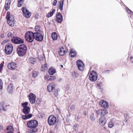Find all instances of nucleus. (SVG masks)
Instances as JSON below:
<instances>
[{"mask_svg": "<svg viewBox=\"0 0 133 133\" xmlns=\"http://www.w3.org/2000/svg\"><path fill=\"white\" fill-rule=\"evenodd\" d=\"M89 79L92 82L96 81L97 79L98 75L94 71H92L88 74Z\"/></svg>", "mask_w": 133, "mask_h": 133, "instance_id": "nucleus-6", "label": "nucleus"}, {"mask_svg": "<svg viewBox=\"0 0 133 133\" xmlns=\"http://www.w3.org/2000/svg\"><path fill=\"white\" fill-rule=\"evenodd\" d=\"M56 72V69L53 67H51L48 70V73L50 75H53Z\"/></svg>", "mask_w": 133, "mask_h": 133, "instance_id": "nucleus-21", "label": "nucleus"}, {"mask_svg": "<svg viewBox=\"0 0 133 133\" xmlns=\"http://www.w3.org/2000/svg\"><path fill=\"white\" fill-rule=\"evenodd\" d=\"M6 18L9 25L11 27L14 26L15 24L14 17L13 16H10V12L9 11L7 12Z\"/></svg>", "mask_w": 133, "mask_h": 133, "instance_id": "nucleus-5", "label": "nucleus"}, {"mask_svg": "<svg viewBox=\"0 0 133 133\" xmlns=\"http://www.w3.org/2000/svg\"><path fill=\"white\" fill-rule=\"evenodd\" d=\"M61 67L62 68H63V65H61Z\"/></svg>", "mask_w": 133, "mask_h": 133, "instance_id": "nucleus-54", "label": "nucleus"}, {"mask_svg": "<svg viewBox=\"0 0 133 133\" xmlns=\"http://www.w3.org/2000/svg\"><path fill=\"white\" fill-rule=\"evenodd\" d=\"M55 86V84L54 83L50 84L47 86V89L48 91L49 92L53 91V90L54 89Z\"/></svg>", "mask_w": 133, "mask_h": 133, "instance_id": "nucleus-18", "label": "nucleus"}, {"mask_svg": "<svg viewBox=\"0 0 133 133\" xmlns=\"http://www.w3.org/2000/svg\"><path fill=\"white\" fill-rule=\"evenodd\" d=\"M102 109H99L96 111V113L98 115H101Z\"/></svg>", "mask_w": 133, "mask_h": 133, "instance_id": "nucleus-43", "label": "nucleus"}, {"mask_svg": "<svg viewBox=\"0 0 133 133\" xmlns=\"http://www.w3.org/2000/svg\"><path fill=\"white\" fill-rule=\"evenodd\" d=\"M3 87V82L2 80L1 79H0V91H1Z\"/></svg>", "mask_w": 133, "mask_h": 133, "instance_id": "nucleus-36", "label": "nucleus"}, {"mask_svg": "<svg viewBox=\"0 0 133 133\" xmlns=\"http://www.w3.org/2000/svg\"><path fill=\"white\" fill-rule=\"evenodd\" d=\"M56 10L53 9L51 12H50L48 13L46 15V17L48 18H50L55 13Z\"/></svg>", "mask_w": 133, "mask_h": 133, "instance_id": "nucleus-23", "label": "nucleus"}, {"mask_svg": "<svg viewBox=\"0 0 133 133\" xmlns=\"http://www.w3.org/2000/svg\"><path fill=\"white\" fill-rule=\"evenodd\" d=\"M5 109L4 108V104L3 102H1L0 103V110H3L4 111Z\"/></svg>", "mask_w": 133, "mask_h": 133, "instance_id": "nucleus-31", "label": "nucleus"}, {"mask_svg": "<svg viewBox=\"0 0 133 133\" xmlns=\"http://www.w3.org/2000/svg\"><path fill=\"white\" fill-rule=\"evenodd\" d=\"M51 36L54 40H56L57 39V35L55 32L52 33L51 34Z\"/></svg>", "mask_w": 133, "mask_h": 133, "instance_id": "nucleus-28", "label": "nucleus"}, {"mask_svg": "<svg viewBox=\"0 0 133 133\" xmlns=\"http://www.w3.org/2000/svg\"><path fill=\"white\" fill-rule=\"evenodd\" d=\"M26 51L27 47L26 45L24 44H22L18 47L17 52L19 56H23L25 54Z\"/></svg>", "mask_w": 133, "mask_h": 133, "instance_id": "nucleus-2", "label": "nucleus"}, {"mask_svg": "<svg viewBox=\"0 0 133 133\" xmlns=\"http://www.w3.org/2000/svg\"><path fill=\"white\" fill-rule=\"evenodd\" d=\"M13 35V34L11 32H9L7 34V36L9 38L12 37Z\"/></svg>", "mask_w": 133, "mask_h": 133, "instance_id": "nucleus-44", "label": "nucleus"}, {"mask_svg": "<svg viewBox=\"0 0 133 133\" xmlns=\"http://www.w3.org/2000/svg\"><path fill=\"white\" fill-rule=\"evenodd\" d=\"M42 32H34V38L38 41H42L43 39V36L42 34Z\"/></svg>", "mask_w": 133, "mask_h": 133, "instance_id": "nucleus-7", "label": "nucleus"}, {"mask_svg": "<svg viewBox=\"0 0 133 133\" xmlns=\"http://www.w3.org/2000/svg\"><path fill=\"white\" fill-rule=\"evenodd\" d=\"M23 0H18V6L19 7H20L22 6L23 4Z\"/></svg>", "mask_w": 133, "mask_h": 133, "instance_id": "nucleus-35", "label": "nucleus"}, {"mask_svg": "<svg viewBox=\"0 0 133 133\" xmlns=\"http://www.w3.org/2000/svg\"><path fill=\"white\" fill-rule=\"evenodd\" d=\"M3 126L2 125L0 126V131L3 129Z\"/></svg>", "mask_w": 133, "mask_h": 133, "instance_id": "nucleus-50", "label": "nucleus"}, {"mask_svg": "<svg viewBox=\"0 0 133 133\" xmlns=\"http://www.w3.org/2000/svg\"><path fill=\"white\" fill-rule=\"evenodd\" d=\"M38 72L36 71L33 72L32 74V77L34 78H36L38 76Z\"/></svg>", "mask_w": 133, "mask_h": 133, "instance_id": "nucleus-37", "label": "nucleus"}, {"mask_svg": "<svg viewBox=\"0 0 133 133\" xmlns=\"http://www.w3.org/2000/svg\"><path fill=\"white\" fill-rule=\"evenodd\" d=\"M72 76L74 78L78 77V74L77 71H73L72 73Z\"/></svg>", "mask_w": 133, "mask_h": 133, "instance_id": "nucleus-32", "label": "nucleus"}, {"mask_svg": "<svg viewBox=\"0 0 133 133\" xmlns=\"http://www.w3.org/2000/svg\"><path fill=\"white\" fill-rule=\"evenodd\" d=\"M66 53V52L64 50L63 48L60 49L58 51L59 55L61 56H63Z\"/></svg>", "mask_w": 133, "mask_h": 133, "instance_id": "nucleus-22", "label": "nucleus"}, {"mask_svg": "<svg viewBox=\"0 0 133 133\" xmlns=\"http://www.w3.org/2000/svg\"><path fill=\"white\" fill-rule=\"evenodd\" d=\"M27 125L29 128L33 129L30 130V133H34L37 131L38 129L36 128V127L38 125V123L37 121L35 120L29 121L27 123Z\"/></svg>", "mask_w": 133, "mask_h": 133, "instance_id": "nucleus-1", "label": "nucleus"}, {"mask_svg": "<svg viewBox=\"0 0 133 133\" xmlns=\"http://www.w3.org/2000/svg\"><path fill=\"white\" fill-rule=\"evenodd\" d=\"M22 111L24 113L26 114L22 116V117L23 119L24 120L28 119L32 117V115L31 114H29L30 111V108L29 107L23 108Z\"/></svg>", "mask_w": 133, "mask_h": 133, "instance_id": "nucleus-3", "label": "nucleus"}, {"mask_svg": "<svg viewBox=\"0 0 133 133\" xmlns=\"http://www.w3.org/2000/svg\"><path fill=\"white\" fill-rule=\"evenodd\" d=\"M57 3V1L56 0H54L52 3L54 6H55L56 5Z\"/></svg>", "mask_w": 133, "mask_h": 133, "instance_id": "nucleus-47", "label": "nucleus"}, {"mask_svg": "<svg viewBox=\"0 0 133 133\" xmlns=\"http://www.w3.org/2000/svg\"><path fill=\"white\" fill-rule=\"evenodd\" d=\"M90 118L92 121H94L95 120L94 115L93 113H92L91 115Z\"/></svg>", "mask_w": 133, "mask_h": 133, "instance_id": "nucleus-42", "label": "nucleus"}, {"mask_svg": "<svg viewBox=\"0 0 133 133\" xmlns=\"http://www.w3.org/2000/svg\"><path fill=\"white\" fill-rule=\"evenodd\" d=\"M56 79V77L55 76H49L48 77V79L49 80H52Z\"/></svg>", "mask_w": 133, "mask_h": 133, "instance_id": "nucleus-33", "label": "nucleus"}, {"mask_svg": "<svg viewBox=\"0 0 133 133\" xmlns=\"http://www.w3.org/2000/svg\"><path fill=\"white\" fill-rule=\"evenodd\" d=\"M59 91V88L55 89L54 92V94L56 97L58 95V92Z\"/></svg>", "mask_w": 133, "mask_h": 133, "instance_id": "nucleus-38", "label": "nucleus"}, {"mask_svg": "<svg viewBox=\"0 0 133 133\" xmlns=\"http://www.w3.org/2000/svg\"><path fill=\"white\" fill-rule=\"evenodd\" d=\"M49 133H52V132L51 131H50L49 132Z\"/></svg>", "mask_w": 133, "mask_h": 133, "instance_id": "nucleus-53", "label": "nucleus"}, {"mask_svg": "<svg viewBox=\"0 0 133 133\" xmlns=\"http://www.w3.org/2000/svg\"><path fill=\"white\" fill-rule=\"evenodd\" d=\"M99 104L102 107L104 108H108L109 105L108 102L102 100L99 102Z\"/></svg>", "mask_w": 133, "mask_h": 133, "instance_id": "nucleus-14", "label": "nucleus"}, {"mask_svg": "<svg viewBox=\"0 0 133 133\" xmlns=\"http://www.w3.org/2000/svg\"><path fill=\"white\" fill-rule=\"evenodd\" d=\"M12 42L16 44H22L24 43L23 40L18 37H14L11 39Z\"/></svg>", "mask_w": 133, "mask_h": 133, "instance_id": "nucleus-9", "label": "nucleus"}, {"mask_svg": "<svg viewBox=\"0 0 133 133\" xmlns=\"http://www.w3.org/2000/svg\"><path fill=\"white\" fill-rule=\"evenodd\" d=\"M28 104V102H25L22 104V106L23 108H25L26 107H28L27 105Z\"/></svg>", "mask_w": 133, "mask_h": 133, "instance_id": "nucleus-39", "label": "nucleus"}, {"mask_svg": "<svg viewBox=\"0 0 133 133\" xmlns=\"http://www.w3.org/2000/svg\"><path fill=\"white\" fill-rule=\"evenodd\" d=\"M108 113L107 111L105 109H102L101 115H104Z\"/></svg>", "mask_w": 133, "mask_h": 133, "instance_id": "nucleus-34", "label": "nucleus"}, {"mask_svg": "<svg viewBox=\"0 0 133 133\" xmlns=\"http://www.w3.org/2000/svg\"><path fill=\"white\" fill-rule=\"evenodd\" d=\"M75 108V105H72L70 107V109L72 111L74 110Z\"/></svg>", "mask_w": 133, "mask_h": 133, "instance_id": "nucleus-46", "label": "nucleus"}, {"mask_svg": "<svg viewBox=\"0 0 133 133\" xmlns=\"http://www.w3.org/2000/svg\"><path fill=\"white\" fill-rule=\"evenodd\" d=\"M48 69L47 64H45L44 65H43L41 67L42 70L43 71H44L47 70Z\"/></svg>", "mask_w": 133, "mask_h": 133, "instance_id": "nucleus-30", "label": "nucleus"}, {"mask_svg": "<svg viewBox=\"0 0 133 133\" xmlns=\"http://www.w3.org/2000/svg\"><path fill=\"white\" fill-rule=\"evenodd\" d=\"M35 29L36 32H42V31L41 30H40L39 29V26H36L35 28Z\"/></svg>", "mask_w": 133, "mask_h": 133, "instance_id": "nucleus-40", "label": "nucleus"}, {"mask_svg": "<svg viewBox=\"0 0 133 133\" xmlns=\"http://www.w3.org/2000/svg\"><path fill=\"white\" fill-rule=\"evenodd\" d=\"M133 59V57L132 56H131L130 57V60H132Z\"/></svg>", "mask_w": 133, "mask_h": 133, "instance_id": "nucleus-51", "label": "nucleus"}, {"mask_svg": "<svg viewBox=\"0 0 133 133\" xmlns=\"http://www.w3.org/2000/svg\"><path fill=\"white\" fill-rule=\"evenodd\" d=\"M1 37L3 38H4L5 37L4 34H1Z\"/></svg>", "mask_w": 133, "mask_h": 133, "instance_id": "nucleus-49", "label": "nucleus"}, {"mask_svg": "<svg viewBox=\"0 0 133 133\" xmlns=\"http://www.w3.org/2000/svg\"><path fill=\"white\" fill-rule=\"evenodd\" d=\"M13 128L11 126L7 127L5 130V133H14Z\"/></svg>", "mask_w": 133, "mask_h": 133, "instance_id": "nucleus-19", "label": "nucleus"}, {"mask_svg": "<svg viewBox=\"0 0 133 133\" xmlns=\"http://www.w3.org/2000/svg\"><path fill=\"white\" fill-rule=\"evenodd\" d=\"M76 64L79 70L80 71H83L84 68V65L83 62L80 60H77L76 62Z\"/></svg>", "mask_w": 133, "mask_h": 133, "instance_id": "nucleus-11", "label": "nucleus"}, {"mask_svg": "<svg viewBox=\"0 0 133 133\" xmlns=\"http://www.w3.org/2000/svg\"><path fill=\"white\" fill-rule=\"evenodd\" d=\"M29 99L31 104L34 103L36 100L35 95L32 93H30L29 95Z\"/></svg>", "mask_w": 133, "mask_h": 133, "instance_id": "nucleus-16", "label": "nucleus"}, {"mask_svg": "<svg viewBox=\"0 0 133 133\" xmlns=\"http://www.w3.org/2000/svg\"><path fill=\"white\" fill-rule=\"evenodd\" d=\"M98 85H99V84H98Z\"/></svg>", "mask_w": 133, "mask_h": 133, "instance_id": "nucleus-55", "label": "nucleus"}, {"mask_svg": "<svg viewBox=\"0 0 133 133\" xmlns=\"http://www.w3.org/2000/svg\"><path fill=\"white\" fill-rule=\"evenodd\" d=\"M13 46L11 44H8L6 45L5 47V51L6 54H10L13 50Z\"/></svg>", "mask_w": 133, "mask_h": 133, "instance_id": "nucleus-10", "label": "nucleus"}, {"mask_svg": "<svg viewBox=\"0 0 133 133\" xmlns=\"http://www.w3.org/2000/svg\"><path fill=\"white\" fill-rule=\"evenodd\" d=\"M85 115H86V114H85Z\"/></svg>", "mask_w": 133, "mask_h": 133, "instance_id": "nucleus-56", "label": "nucleus"}, {"mask_svg": "<svg viewBox=\"0 0 133 133\" xmlns=\"http://www.w3.org/2000/svg\"><path fill=\"white\" fill-rule=\"evenodd\" d=\"M56 118L53 115H50L48 119V124L50 125H52L54 124L56 121Z\"/></svg>", "mask_w": 133, "mask_h": 133, "instance_id": "nucleus-8", "label": "nucleus"}, {"mask_svg": "<svg viewBox=\"0 0 133 133\" xmlns=\"http://www.w3.org/2000/svg\"><path fill=\"white\" fill-rule=\"evenodd\" d=\"M7 90L9 93L11 94L12 92V84H10L8 85Z\"/></svg>", "mask_w": 133, "mask_h": 133, "instance_id": "nucleus-27", "label": "nucleus"}, {"mask_svg": "<svg viewBox=\"0 0 133 133\" xmlns=\"http://www.w3.org/2000/svg\"><path fill=\"white\" fill-rule=\"evenodd\" d=\"M8 68L11 70H14L17 68V64L14 62L9 63L8 65Z\"/></svg>", "mask_w": 133, "mask_h": 133, "instance_id": "nucleus-15", "label": "nucleus"}, {"mask_svg": "<svg viewBox=\"0 0 133 133\" xmlns=\"http://www.w3.org/2000/svg\"><path fill=\"white\" fill-rule=\"evenodd\" d=\"M78 124H75L73 125V129L75 130H76L77 129Z\"/></svg>", "mask_w": 133, "mask_h": 133, "instance_id": "nucleus-45", "label": "nucleus"}, {"mask_svg": "<svg viewBox=\"0 0 133 133\" xmlns=\"http://www.w3.org/2000/svg\"><path fill=\"white\" fill-rule=\"evenodd\" d=\"M25 37L27 42H32L34 39V33L31 31H28L25 33Z\"/></svg>", "mask_w": 133, "mask_h": 133, "instance_id": "nucleus-4", "label": "nucleus"}, {"mask_svg": "<svg viewBox=\"0 0 133 133\" xmlns=\"http://www.w3.org/2000/svg\"><path fill=\"white\" fill-rule=\"evenodd\" d=\"M114 119H112L109 122L108 124V127L109 128H111L114 125Z\"/></svg>", "mask_w": 133, "mask_h": 133, "instance_id": "nucleus-26", "label": "nucleus"}, {"mask_svg": "<svg viewBox=\"0 0 133 133\" xmlns=\"http://www.w3.org/2000/svg\"><path fill=\"white\" fill-rule=\"evenodd\" d=\"M76 55V52L74 50L71 49L70 50L69 55L71 57H73Z\"/></svg>", "mask_w": 133, "mask_h": 133, "instance_id": "nucleus-24", "label": "nucleus"}, {"mask_svg": "<svg viewBox=\"0 0 133 133\" xmlns=\"http://www.w3.org/2000/svg\"><path fill=\"white\" fill-rule=\"evenodd\" d=\"M22 11L24 16L25 17L28 18L31 16V15L30 12L26 8L23 7L22 8Z\"/></svg>", "mask_w": 133, "mask_h": 133, "instance_id": "nucleus-12", "label": "nucleus"}, {"mask_svg": "<svg viewBox=\"0 0 133 133\" xmlns=\"http://www.w3.org/2000/svg\"><path fill=\"white\" fill-rule=\"evenodd\" d=\"M127 11V12L130 14H133V12H132L131 10L129 9L127 7L126 9Z\"/></svg>", "mask_w": 133, "mask_h": 133, "instance_id": "nucleus-41", "label": "nucleus"}, {"mask_svg": "<svg viewBox=\"0 0 133 133\" xmlns=\"http://www.w3.org/2000/svg\"><path fill=\"white\" fill-rule=\"evenodd\" d=\"M11 3V0H6L5 1V8L6 10H8L9 9Z\"/></svg>", "mask_w": 133, "mask_h": 133, "instance_id": "nucleus-20", "label": "nucleus"}, {"mask_svg": "<svg viewBox=\"0 0 133 133\" xmlns=\"http://www.w3.org/2000/svg\"><path fill=\"white\" fill-rule=\"evenodd\" d=\"M64 2V0H60L59 9L61 11L63 9V5Z\"/></svg>", "mask_w": 133, "mask_h": 133, "instance_id": "nucleus-29", "label": "nucleus"}, {"mask_svg": "<svg viewBox=\"0 0 133 133\" xmlns=\"http://www.w3.org/2000/svg\"><path fill=\"white\" fill-rule=\"evenodd\" d=\"M56 21L58 23L62 22L63 20V16L60 12H57L56 16Z\"/></svg>", "mask_w": 133, "mask_h": 133, "instance_id": "nucleus-13", "label": "nucleus"}, {"mask_svg": "<svg viewBox=\"0 0 133 133\" xmlns=\"http://www.w3.org/2000/svg\"><path fill=\"white\" fill-rule=\"evenodd\" d=\"M106 122L105 118L104 117H101L99 120V124L102 126H104Z\"/></svg>", "mask_w": 133, "mask_h": 133, "instance_id": "nucleus-17", "label": "nucleus"}, {"mask_svg": "<svg viewBox=\"0 0 133 133\" xmlns=\"http://www.w3.org/2000/svg\"><path fill=\"white\" fill-rule=\"evenodd\" d=\"M121 5H123V3L122 2L121 3Z\"/></svg>", "mask_w": 133, "mask_h": 133, "instance_id": "nucleus-52", "label": "nucleus"}, {"mask_svg": "<svg viewBox=\"0 0 133 133\" xmlns=\"http://www.w3.org/2000/svg\"><path fill=\"white\" fill-rule=\"evenodd\" d=\"M3 66V65L2 63H1L0 64V72L1 71V70L2 69Z\"/></svg>", "mask_w": 133, "mask_h": 133, "instance_id": "nucleus-48", "label": "nucleus"}, {"mask_svg": "<svg viewBox=\"0 0 133 133\" xmlns=\"http://www.w3.org/2000/svg\"><path fill=\"white\" fill-rule=\"evenodd\" d=\"M29 62L32 64H35L37 61L36 58L32 57H30L29 60Z\"/></svg>", "mask_w": 133, "mask_h": 133, "instance_id": "nucleus-25", "label": "nucleus"}]
</instances>
